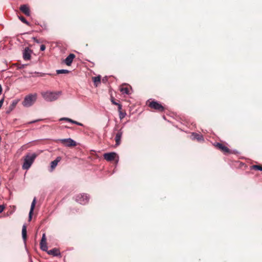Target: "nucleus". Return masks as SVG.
I'll return each instance as SVG.
<instances>
[{"instance_id": "obj_1", "label": "nucleus", "mask_w": 262, "mask_h": 262, "mask_svg": "<svg viewBox=\"0 0 262 262\" xmlns=\"http://www.w3.org/2000/svg\"><path fill=\"white\" fill-rule=\"evenodd\" d=\"M61 92L47 91L41 93L43 98L48 102H52L56 100L61 95Z\"/></svg>"}, {"instance_id": "obj_2", "label": "nucleus", "mask_w": 262, "mask_h": 262, "mask_svg": "<svg viewBox=\"0 0 262 262\" xmlns=\"http://www.w3.org/2000/svg\"><path fill=\"white\" fill-rule=\"evenodd\" d=\"M36 157L37 155L35 153L27 154L24 158V162L22 166L23 169L26 170L29 169Z\"/></svg>"}, {"instance_id": "obj_3", "label": "nucleus", "mask_w": 262, "mask_h": 262, "mask_svg": "<svg viewBox=\"0 0 262 262\" xmlns=\"http://www.w3.org/2000/svg\"><path fill=\"white\" fill-rule=\"evenodd\" d=\"M37 97V95L36 93L27 95L22 102L23 106L27 107L31 106L36 101Z\"/></svg>"}, {"instance_id": "obj_4", "label": "nucleus", "mask_w": 262, "mask_h": 262, "mask_svg": "<svg viewBox=\"0 0 262 262\" xmlns=\"http://www.w3.org/2000/svg\"><path fill=\"white\" fill-rule=\"evenodd\" d=\"M89 200V197L86 194H80L76 196L75 201L82 205L86 204Z\"/></svg>"}, {"instance_id": "obj_5", "label": "nucleus", "mask_w": 262, "mask_h": 262, "mask_svg": "<svg viewBox=\"0 0 262 262\" xmlns=\"http://www.w3.org/2000/svg\"><path fill=\"white\" fill-rule=\"evenodd\" d=\"M149 106L159 112H163L164 111V107L161 105V104L157 101H152L149 103Z\"/></svg>"}, {"instance_id": "obj_6", "label": "nucleus", "mask_w": 262, "mask_h": 262, "mask_svg": "<svg viewBox=\"0 0 262 262\" xmlns=\"http://www.w3.org/2000/svg\"><path fill=\"white\" fill-rule=\"evenodd\" d=\"M59 141L68 147L75 146L76 145V142L71 138L60 139Z\"/></svg>"}, {"instance_id": "obj_7", "label": "nucleus", "mask_w": 262, "mask_h": 262, "mask_svg": "<svg viewBox=\"0 0 262 262\" xmlns=\"http://www.w3.org/2000/svg\"><path fill=\"white\" fill-rule=\"evenodd\" d=\"M32 51L28 47L26 48L23 51V58L25 60H29L31 59Z\"/></svg>"}, {"instance_id": "obj_8", "label": "nucleus", "mask_w": 262, "mask_h": 262, "mask_svg": "<svg viewBox=\"0 0 262 262\" xmlns=\"http://www.w3.org/2000/svg\"><path fill=\"white\" fill-rule=\"evenodd\" d=\"M116 154L115 152L105 153L103 155L104 158L107 161H112L115 159Z\"/></svg>"}, {"instance_id": "obj_9", "label": "nucleus", "mask_w": 262, "mask_h": 262, "mask_svg": "<svg viewBox=\"0 0 262 262\" xmlns=\"http://www.w3.org/2000/svg\"><path fill=\"white\" fill-rule=\"evenodd\" d=\"M214 145L217 148L221 150L225 154L229 152V149L227 147L223 145V144L220 143H216V144H214Z\"/></svg>"}, {"instance_id": "obj_10", "label": "nucleus", "mask_w": 262, "mask_h": 262, "mask_svg": "<svg viewBox=\"0 0 262 262\" xmlns=\"http://www.w3.org/2000/svg\"><path fill=\"white\" fill-rule=\"evenodd\" d=\"M122 134H123V131H122V129H120L118 131L116 135L115 141H116V145L117 146L120 145V144L121 139L122 138Z\"/></svg>"}, {"instance_id": "obj_11", "label": "nucleus", "mask_w": 262, "mask_h": 262, "mask_svg": "<svg viewBox=\"0 0 262 262\" xmlns=\"http://www.w3.org/2000/svg\"><path fill=\"white\" fill-rule=\"evenodd\" d=\"M75 57V55L74 54L71 53L64 60V63L67 66H71L72 64L73 59Z\"/></svg>"}, {"instance_id": "obj_12", "label": "nucleus", "mask_w": 262, "mask_h": 262, "mask_svg": "<svg viewBox=\"0 0 262 262\" xmlns=\"http://www.w3.org/2000/svg\"><path fill=\"white\" fill-rule=\"evenodd\" d=\"M20 10L24 13L26 16L30 15V11L29 7L26 5H23L20 6Z\"/></svg>"}, {"instance_id": "obj_13", "label": "nucleus", "mask_w": 262, "mask_h": 262, "mask_svg": "<svg viewBox=\"0 0 262 262\" xmlns=\"http://www.w3.org/2000/svg\"><path fill=\"white\" fill-rule=\"evenodd\" d=\"M60 160H61V158L60 157H57L56 158L55 160H54V161L51 162V169L50 170V171H52L55 169V168L57 165L58 162Z\"/></svg>"}, {"instance_id": "obj_14", "label": "nucleus", "mask_w": 262, "mask_h": 262, "mask_svg": "<svg viewBox=\"0 0 262 262\" xmlns=\"http://www.w3.org/2000/svg\"><path fill=\"white\" fill-rule=\"evenodd\" d=\"M35 204H36V198H34L32 203H31V208H30V210L29 211V219L30 221L32 219V216L33 210H34V207L35 206Z\"/></svg>"}, {"instance_id": "obj_15", "label": "nucleus", "mask_w": 262, "mask_h": 262, "mask_svg": "<svg viewBox=\"0 0 262 262\" xmlns=\"http://www.w3.org/2000/svg\"><path fill=\"white\" fill-rule=\"evenodd\" d=\"M47 253L49 255H52L54 256H56L60 255V253L59 250L56 248H54L49 251L47 250Z\"/></svg>"}, {"instance_id": "obj_16", "label": "nucleus", "mask_w": 262, "mask_h": 262, "mask_svg": "<svg viewBox=\"0 0 262 262\" xmlns=\"http://www.w3.org/2000/svg\"><path fill=\"white\" fill-rule=\"evenodd\" d=\"M192 138L193 139H196L198 141H201L203 140V136L199 134L193 133L191 135Z\"/></svg>"}, {"instance_id": "obj_17", "label": "nucleus", "mask_w": 262, "mask_h": 262, "mask_svg": "<svg viewBox=\"0 0 262 262\" xmlns=\"http://www.w3.org/2000/svg\"><path fill=\"white\" fill-rule=\"evenodd\" d=\"M22 237L25 242L27 239V229L25 225H24L22 229Z\"/></svg>"}, {"instance_id": "obj_18", "label": "nucleus", "mask_w": 262, "mask_h": 262, "mask_svg": "<svg viewBox=\"0 0 262 262\" xmlns=\"http://www.w3.org/2000/svg\"><path fill=\"white\" fill-rule=\"evenodd\" d=\"M120 90L122 94H128L129 93V89L127 87L122 86L120 88Z\"/></svg>"}, {"instance_id": "obj_19", "label": "nucleus", "mask_w": 262, "mask_h": 262, "mask_svg": "<svg viewBox=\"0 0 262 262\" xmlns=\"http://www.w3.org/2000/svg\"><path fill=\"white\" fill-rule=\"evenodd\" d=\"M40 249L43 251H47L48 247L47 243H40Z\"/></svg>"}, {"instance_id": "obj_20", "label": "nucleus", "mask_w": 262, "mask_h": 262, "mask_svg": "<svg viewBox=\"0 0 262 262\" xmlns=\"http://www.w3.org/2000/svg\"><path fill=\"white\" fill-rule=\"evenodd\" d=\"M70 72V71L68 70L61 69L56 70V73L57 74H68Z\"/></svg>"}, {"instance_id": "obj_21", "label": "nucleus", "mask_w": 262, "mask_h": 262, "mask_svg": "<svg viewBox=\"0 0 262 262\" xmlns=\"http://www.w3.org/2000/svg\"><path fill=\"white\" fill-rule=\"evenodd\" d=\"M93 80L94 82L96 84H97V83H100V82L101 77H100V76H98L94 77L93 78Z\"/></svg>"}, {"instance_id": "obj_22", "label": "nucleus", "mask_w": 262, "mask_h": 262, "mask_svg": "<svg viewBox=\"0 0 262 262\" xmlns=\"http://www.w3.org/2000/svg\"><path fill=\"white\" fill-rule=\"evenodd\" d=\"M251 169L262 171V166L253 165L251 166Z\"/></svg>"}, {"instance_id": "obj_23", "label": "nucleus", "mask_w": 262, "mask_h": 262, "mask_svg": "<svg viewBox=\"0 0 262 262\" xmlns=\"http://www.w3.org/2000/svg\"><path fill=\"white\" fill-rule=\"evenodd\" d=\"M19 18L23 23L27 24V25H29V22L25 19L24 17L19 16Z\"/></svg>"}, {"instance_id": "obj_24", "label": "nucleus", "mask_w": 262, "mask_h": 262, "mask_svg": "<svg viewBox=\"0 0 262 262\" xmlns=\"http://www.w3.org/2000/svg\"><path fill=\"white\" fill-rule=\"evenodd\" d=\"M112 102L115 105H117L118 106V110L119 111L121 110L122 108V105L117 102H116L113 99H112Z\"/></svg>"}, {"instance_id": "obj_25", "label": "nucleus", "mask_w": 262, "mask_h": 262, "mask_svg": "<svg viewBox=\"0 0 262 262\" xmlns=\"http://www.w3.org/2000/svg\"><path fill=\"white\" fill-rule=\"evenodd\" d=\"M40 243H47L46 242V234L43 233L42 238L40 241Z\"/></svg>"}, {"instance_id": "obj_26", "label": "nucleus", "mask_w": 262, "mask_h": 262, "mask_svg": "<svg viewBox=\"0 0 262 262\" xmlns=\"http://www.w3.org/2000/svg\"><path fill=\"white\" fill-rule=\"evenodd\" d=\"M120 111V114H119V117L121 119H123L125 116V113H122L120 110L119 111Z\"/></svg>"}, {"instance_id": "obj_27", "label": "nucleus", "mask_w": 262, "mask_h": 262, "mask_svg": "<svg viewBox=\"0 0 262 262\" xmlns=\"http://www.w3.org/2000/svg\"><path fill=\"white\" fill-rule=\"evenodd\" d=\"M45 49H46V46H45V45H41L40 46V50L41 51H45Z\"/></svg>"}, {"instance_id": "obj_28", "label": "nucleus", "mask_w": 262, "mask_h": 262, "mask_svg": "<svg viewBox=\"0 0 262 262\" xmlns=\"http://www.w3.org/2000/svg\"><path fill=\"white\" fill-rule=\"evenodd\" d=\"M17 103V101H13L11 104L12 107H15Z\"/></svg>"}, {"instance_id": "obj_29", "label": "nucleus", "mask_w": 262, "mask_h": 262, "mask_svg": "<svg viewBox=\"0 0 262 262\" xmlns=\"http://www.w3.org/2000/svg\"><path fill=\"white\" fill-rule=\"evenodd\" d=\"M69 119V118L63 117L60 119V121H68V120Z\"/></svg>"}, {"instance_id": "obj_30", "label": "nucleus", "mask_w": 262, "mask_h": 262, "mask_svg": "<svg viewBox=\"0 0 262 262\" xmlns=\"http://www.w3.org/2000/svg\"><path fill=\"white\" fill-rule=\"evenodd\" d=\"M5 209L4 205H0V213L2 212Z\"/></svg>"}, {"instance_id": "obj_31", "label": "nucleus", "mask_w": 262, "mask_h": 262, "mask_svg": "<svg viewBox=\"0 0 262 262\" xmlns=\"http://www.w3.org/2000/svg\"><path fill=\"white\" fill-rule=\"evenodd\" d=\"M73 124H76V125H79V126H83V124L80 122H78L77 121H75L74 123Z\"/></svg>"}, {"instance_id": "obj_32", "label": "nucleus", "mask_w": 262, "mask_h": 262, "mask_svg": "<svg viewBox=\"0 0 262 262\" xmlns=\"http://www.w3.org/2000/svg\"><path fill=\"white\" fill-rule=\"evenodd\" d=\"M3 103H4V99H2L1 100H0V108L2 107V106L3 104Z\"/></svg>"}, {"instance_id": "obj_33", "label": "nucleus", "mask_w": 262, "mask_h": 262, "mask_svg": "<svg viewBox=\"0 0 262 262\" xmlns=\"http://www.w3.org/2000/svg\"><path fill=\"white\" fill-rule=\"evenodd\" d=\"M40 120H33V121H30L28 123L29 124H32V123H35L38 121H39Z\"/></svg>"}, {"instance_id": "obj_34", "label": "nucleus", "mask_w": 262, "mask_h": 262, "mask_svg": "<svg viewBox=\"0 0 262 262\" xmlns=\"http://www.w3.org/2000/svg\"><path fill=\"white\" fill-rule=\"evenodd\" d=\"M74 121H75L74 120L69 118L68 122H71L72 123H74Z\"/></svg>"}, {"instance_id": "obj_35", "label": "nucleus", "mask_w": 262, "mask_h": 262, "mask_svg": "<svg viewBox=\"0 0 262 262\" xmlns=\"http://www.w3.org/2000/svg\"><path fill=\"white\" fill-rule=\"evenodd\" d=\"M237 152L235 150H230V153L231 154H236Z\"/></svg>"}, {"instance_id": "obj_36", "label": "nucleus", "mask_w": 262, "mask_h": 262, "mask_svg": "<svg viewBox=\"0 0 262 262\" xmlns=\"http://www.w3.org/2000/svg\"><path fill=\"white\" fill-rule=\"evenodd\" d=\"M2 86L1 85V84H0V95L1 94L2 92Z\"/></svg>"}, {"instance_id": "obj_37", "label": "nucleus", "mask_w": 262, "mask_h": 262, "mask_svg": "<svg viewBox=\"0 0 262 262\" xmlns=\"http://www.w3.org/2000/svg\"><path fill=\"white\" fill-rule=\"evenodd\" d=\"M33 39H34V40L36 42H37V43H38V42H39V41H38V40H37L36 38L33 37Z\"/></svg>"}]
</instances>
